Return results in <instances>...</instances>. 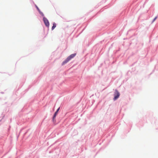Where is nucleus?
<instances>
[{
    "instance_id": "39448f33",
    "label": "nucleus",
    "mask_w": 158,
    "mask_h": 158,
    "mask_svg": "<svg viewBox=\"0 0 158 158\" xmlns=\"http://www.w3.org/2000/svg\"><path fill=\"white\" fill-rule=\"evenodd\" d=\"M56 24L55 23H53V26L52 28V30H53L56 27Z\"/></svg>"
},
{
    "instance_id": "7ed1b4c3",
    "label": "nucleus",
    "mask_w": 158,
    "mask_h": 158,
    "mask_svg": "<svg viewBox=\"0 0 158 158\" xmlns=\"http://www.w3.org/2000/svg\"><path fill=\"white\" fill-rule=\"evenodd\" d=\"M43 19L45 25L47 27H48L49 25V23L48 20L45 17L43 18Z\"/></svg>"
},
{
    "instance_id": "f03ea898",
    "label": "nucleus",
    "mask_w": 158,
    "mask_h": 158,
    "mask_svg": "<svg viewBox=\"0 0 158 158\" xmlns=\"http://www.w3.org/2000/svg\"><path fill=\"white\" fill-rule=\"evenodd\" d=\"M120 95L119 93L118 92L117 90H115V92L114 94V100H116L118 98Z\"/></svg>"
},
{
    "instance_id": "423d86ee",
    "label": "nucleus",
    "mask_w": 158,
    "mask_h": 158,
    "mask_svg": "<svg viewBox=\"0 0 158 158\" xmlns=\"http://www.w3.org/2000/svg\"><path fill=\"white\" fill-rule=\"evenodd\" d=\"M157 17H156L152 21V23H153L154 21L157 19Z\"/></svg>"
},
{
    "instance_id": "20e7f679",
    "label": "nucleus",
    "mask_w": 158,
    "mask_h": 158,
    "mask_svg": "<svg viewBox=\"0 0 158 158\" xmlns=\"http://www.w3.org/2000/svg\"><path fill=\"white\" fill-rule=\"evenodd\" d=\"M60 108H59L56 111V112H55L54 114V116L52 120L54 122L55 121V118L56 117V115L57 114L58 112L59 111V110H60Z\"/></svg>"
},
{
    "instance_id": "f257e3e1",
    "label": "nucleus",
    "mask_w": 158,
    "mask_h": 158,
    "mask_svg": "<svg viewBox=\"0 0 158 158\" xmlns=\"http://www.w3.org/2000/svg\"><path fill=\"white\" fill-rule=\"evenodd\" d=\"M76 55V53L73 54L69 56L67 59L62 63V65H64L67 63L72 58H73Z\"/></svg>"
},
{
    "instance_id": "0eeeda50",
    "label": "nucleus",
    "mask_w": 158,
    "mask_h": 158,
    "mask_svg": "<svg viewBox=\"0 0 158 158\" xmlns=\"http://www.w3.org/2000/svg\"><path fill=\"white\" fill-rule=\"evenodd\" d=\"M36 8L37 9V10L39 11V12L40 13V10L39 9V8H38V7H37V6H36Z\"/></svg>"
}]
</instances>
